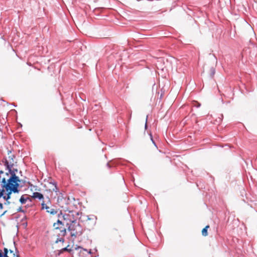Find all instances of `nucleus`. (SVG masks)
<instances>
[{"label":"nucleus","mask_w":257,"mask_h":257,"mask_svg":"<svg viewBox=\"0 0 257 257\" xmlns=\"http://www.w3.org/2000/svg\"><path fill=\"white\" fill-rule=\"evenodd\" d=\"M18 211L19 212H23V210L22 209V208L21 207H20L18 209Z\"/></svg>","instance_id":"nucleus-20"},{"label":"nucleus","mask_w":257,"mask_h":257,"mask_svg":"<svg viewBox=\"0 0 257 257\" xmlns=\"http://www.w3.org/2000/svg\"><path fill=\"white\" fill-rule=\"evenodd\" d=\"M194 106H196L197 107H199L200 106V104L198 103V102L195 101L194 104Z\"/></svg>","instance_id":"nucleus-15"},{"label":"nucleus","mask_w":257,"mask_h":257,"mask_svg":"<svg viewBox=\"0 0 257 257\" xmlns=\"http://www.w3.org/2000/svg\"><path fill=\"white\" fill-rule=\"evenodd\" d=\"M150 136L151 140V141H152L153 143L154 144V145H155L156 147H157V146H156V143H155V142H154V140H153V137H152V134H150Z\"/></svg>","instance_id":"nucleus-16"},{"label":"nucleus","mask_w":257,"mask_h":257,"mask_svg":"<svg viewBox=\"0 0 257 257\" xmlns=\"http://www.w3.org/2000/svg\"><path fill=\"white\" fill-rule=\"evenodd\" d=\"M6 202L5 203V205H9L11 202L9 201V200H6Z\"/></svg>","instance_id":"nucleus-18"},{"label":"nucleus","mask_w":257,"mask_h":257,"mask_svg":"<svg viewBox=\"0 0 257 257\" xmlns=\"http://www.w3.org/2000/svg\"><path fill=\"white\" fill-rule=\"evenodd\" d=\"M28 200H30V198L26 194L23 195L19 201L21 204H25Z\"/></svg>","instance_id":"nucleus-6"},{"label":"nucleus","mask_w":257,"mask_h":257,"mask_svg":"<svg viewBox=\"0 0 257 257\" xmlns=\"http://www.w3.org/2000/svg\"><path fill=\"white\" fill-rule=\"evenodd\" d=\"M63 225L62 221L58 220L57 222L54 223L53 224V226L55 229H61L62 227L60 226V225Z\"/></svg>","instance_id":"nucleus-9"},{"label":"nucleus","mask_w":257,"mask_h":257,"mask_svg":"<svg viewBox=\"0 0 257 257\" xmlns=\"http://www.w3.org/2000/svg\"><path fill=\"white\" fill-rule=\"evenodd\" d=\"M68 229L70 231L71 236L76 238L77 236H80L82 233V228L81 226L76 222V221H73L69 226Z\"/></svg>","instance_id":"nucleus-2"},{"label":"nucleus","mask_w":257,"mask_h":257,"mask_svg":"<svg viewBox=\"0 0 257 257\" xmlns=\"http://www.w3.org/2000/svg\"><path fill=\"white\" fill-rule=\"evenodd\" d=\"M17 257H19V256H18V255H17Z\"/></svg>","instance_id":"nucleus-27"},{"label":"nucleus","mask_w":257,"mask_h":257,"mask_svg":"<svg viewBox=\"0 0 257 257\" xmlns=\"http://www.w3.org/2000/svg\"><path fill=\"white\" fill-rule=\"evenodd\" d=\"M6 175L8 177H9V178L10 177V174L9 173V172L8 173H6Z\"/></svg>","instance_id":"nucleus-21"},{"label":"nucleus","mask_w":257,"mask_h":257,"mask_svg":"<svg viewBox=\"0 0 257 257\" xmlns=\"http://www.w3.org/2000/svg\"><path fill=\"white\" fill-rule=\"evenodd\" d=\"M3 205L2 203H0V208L3 209Z\"/></svg>","instance_id":"nucleus-22"},{"label":"nucleus","mask_w":257,"mask_h":257,"mask_svg":"<svg viewBox=\"0 0 257 257\" xmlns=\"http://www.w3.org/2000/svg\"><path fill=\"white\" fill-rule=\"evenodd\" d=\"M3 257H9L8 254H6V255H3Z\"/></svg>","instance_id":"nucleus-25"},{"label":"nucleus","mask_w":257,"mask_h":257,"mask_svg":"<svg viewBox=\"0 0 257 257\" xmlns=\"http://www.w3.org/2000/svg\"><path fill=\"white\" fill-rule=\"evenodd\" d=\"M209 225H207L202 230V234L203 236H206L207 235V228H209Z\"/></svg>","instance_id":"nucleus-10"},{"label":"nucleus","mask_w":257,"mask_h":257,"mask_svg":"<svg viewBox=\"0 0 257 257\" xmlns=\"http://www.w3.org/2000/svg\"><path fill=\"white\" fill-rule=\"evenodd\" d=\"M7 212V211H5L3 214L2 215H4Z\"/></svg>","instance_id":"nucleus-26"},{"label":"nucleus","mask_w":257,"mask_h":257,"mask_svg":"<svg viewBox=\"0 0 257 257\" xmlns=\"http://www.w3.org/2000/svg\"><path fill=\"white\" fill-rule=\"evenodd\" d=\"M8 249L5 248L4 249V254L3 255H6V254H8Z\"/></svg>","instance_id":"nucleus-17"},{"label":"nucleus","mask_w":257,"mask_h":257,"mask_svg":"<svg viewBox=\"0 0 257 257\" xmlns=\"http://www.w3.org/2000/svg\"><path fill=\"white\" fill-rule=\"evenodd\" d=\"M53 185H54V188L52 189V191L57 193L59 192V189L57 187L56 183L54 182Z\"/></svg>","instance_id":"nucleus-13"},{"label":"nucleus","mask_w":257,"mask_h":257,"mask_svg":"<svg viewBox=\"0 0 257 257\" xmlns=\"http://www.w3.org/2000/svg\"><path fill=\"white\" fill-rule=\"evenodd\" d=\"M60 229V233L59 234V235L61 236H64L66 233V229L64 227H63Z\"/></svg>","instance_id":"nucleus-11"},{"label":"nucleus","mask_w":257,"mask_h":257,"mask_svg":"<svg viewBox=\"0 0 257 257\" xmlns=\"http://www.w3.org/2000/svg\"><path fill=\"white\" fill-rule=\"evenodd\" d=\"M33 197L34 198H38L39 200H41L44 198L43 194L37 192L33 193Z\"/></svg>","instance_id":"nucleus-7"},{"label":"nucleus","mask_w":257,"mask_h":257,"mask_svg":"<svg viewBox=\"0 0 257 257\" xmlns=\"http://www.w3.org/2000/svg\"><path fill=\"white\" fill-rule=\"evenodd\" d=\"M7 192V195H5L4 194L1 197H3L5 200H9L11 198V195L12 194V192H10V190L5 191V192Z\"/></svg>","instance_id":"nucleus-8"},{"label":"nucleus","mask_w":257,"mask_h":257,"mask_svg":"<svg viewBox=\"0 0 257 257\" xmlns=\"http://www.w3.org/2000/svg\"><path fill=\"white\" fill-rule=\"evenodd\" d=\"M4 173V172L3 171H2V170L0 169V174H3Z\"/></svg>","instance_id":"nucleus-24"},{"label":"nucleus","mask_w":257,"mask_h":257,"mask_svg":"<svg viewBox=\"0 0 257 257\" xmlns=\"http://www.w3.org/2000/svg\"><path fill=\"white\" fill-rule=\"evenodd\" d=\"M17 178L12 177V178H6L0 176V183L2 189H0V198L5 193V191L10 190V192L18 193L19 192L18 187L20 180L17 181Z\"/></svg>","instance_id":"nucleus-1"},{"label":"nucleus","mask_w":257,"mask_h":257,"mask_svg":"<svg viewBox=\"0 0 257 257\" xmlns=\"http://www.w3.org/2000/svg\"><path fill=\"white\" fill-rule=\"evenodd\" d=\"M107 167H108V168H110V164H109V163H108L107 164Z\"/></svg>","instance_id":"nucleus-23"},{"label":"nucleus","mask_w":257,"mask_h":257,"mask_svg":"<svg viewBox=\"0 0 257 257\" xmlns=\"http://www.w3.org/2000/svg\"><path fill=\"white\" fill-rule=\"evenodd\" d=\"M68 246H69V245L67 247H64V248L61 249L60 251V253H62L64 251H68L69 252H71L72 251V249L70 248H68Z\"/></svg>","instance_id":"nucleus-12"},{"label":"nucleus","mask_w":257,"mask_h":257,"mask_svg":"<svg viewBox=\"0 0 257 257\" xmlns=\"http://www.w3.org/2000/svg\"><path fill=\"white\" fill-rule=\"evenodd\" d=\"M148 115L147 116V118H146V124H145V128L146 129L147 128V118H148Z\"/></svg>","instance_id":"nucleus-19"},{"label":"nucleus","mask_w":257,"mask_h":257,"mask_svg":"<svg viewBox=\"0 0 257 257\" xmlns=\"http://www.w3.org/2000/svg\"><path fill=\"white\" fill-rule=\"evenodd\" d=\"M15 155H11L8 158H4L2 160V162L6 167V169L13 168L15 165V163H16L15 161Z\"/></svg>","instance_id":"nucleus-3"},{"label":"nucleus","mask_w":257,"mask_h":257,"mask_svg":"<svg viewBox=\"0 0 257 257\" xmlns=\"http://www.w3.org/2000/svg\"><path fill=\"white\" fill-rule=\"evenodd\" d=\"M64 239L62 237L58 238L57 240L56 241V243H58V242H64Z\"/></svg>","instance_id":"nucleus-14"},{"label":"nucleus","mask_w":257,"mask_h":257,"mask_svg":"<svg viewBox=\"0 0 257 257\" xmlns=\"http://www.w3.org/2000/svg\"><path fill=\"white\" fill-rule=\"evenodd\" d=\"M7 170L9 171V173L10 174V176L9 178H12V177L15 176V177H16L17 179V181L20 180L19 178L16 175V172L18 171L17 169L11 168H8Z\"/></svg>","instance_id":"nucleus-5"},{"label":"nucleus","mask_w":257,"mask_h":257,"mask_svg":"<svg viewBox=\"0 0 257 257\" xmlns=\"http://www.w3.org/2000/svg\"><path fill=\"white\" fill-rule=\"evenodd\" d=\"M41 205L42 209H46L47 212L51 214L54 215L57 213V211L55 209L50 207L46 204L44 203V202L42 203Z\"/></svg>","instance_id":"nucleus-4"}]
</instances>
